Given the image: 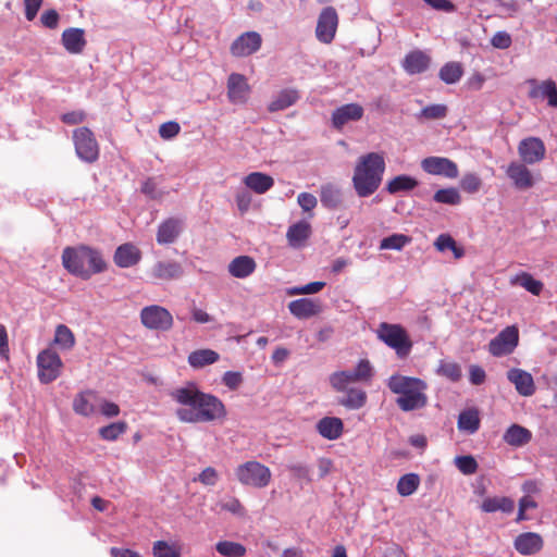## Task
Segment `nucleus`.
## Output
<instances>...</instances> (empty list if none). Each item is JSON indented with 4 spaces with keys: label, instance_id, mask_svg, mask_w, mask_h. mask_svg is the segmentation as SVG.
Masks as SVG:
<instances>
[{
    "label": "nucleus",
    "instance_id": "f257e3e1",
    "mask_svg": "<svg viewBox=\"0 0 557 557\" xmlns=\"http://www.w3.org/2000/svg\"><path fill=\"white\" fill-rule=\"evenodd\" d=\"M170 396L181 405L175 411L181 422L208 423L224 420L227 416L223 401L213 394L200 391L194 382L171 391Z\"/></svg>",
    "mask_w": 557,
    "mask_h": 557
},
{
    "label": "nucleus",
    "instance_id": "f03ea898",
    "mask_svg": "<svg viewBox=\"0 0 557 557\" xmlns=\"http://www.w3.org/2000/svg\"><path fill=\"white\" fill-rule=\"evenodd\" d=\"M62 265L69 273L84 281L107 270L101 251L87 245L65 247L62 251Z\"/></svg>",
    "mask_w": 557,
    "mask_h": 557
},
{
    "label": "nucleus",
    "instance_id": "7ed1b4c3",
    "mask_svg": "<svg viewBox=\"0 0 557 557\" xmlns=\"http://www.w3.org/2000/svg\"><path fill=\"white\" fill-rule=\"evenodd\" d=\"M386 386L393 394L398 395L396 405L403 411L418 410L428 404V385L419 377L393 374L387 379Z\"/></svg>",
    "mask_w": 557,
    "mask_h": 557
},
{
    "label": "nucleus",
    "instance_id": "20e7f679",
    "mask_svg": "<svg viewBox=\"0 0 557 557\" xmlns=\"http://www.w3.org/2000/svg\"><path fill=\"white\" fill-rule=\"evenodd\" d=\"M235 475L243 485L255 488L268 486L272 478L271 470L267 466L252 460L239 465Z\"/></svg>",
    "mask_w": 557,
    "mask_h": 557
},
{
    "label": "nucleus",
    "instance_id": "39448f33",
    "mask_svg": "<svg viewBox=\"0 0 557 557\" xmlns=\"http://www.w3.org/2000/svg\"><path fill=\"white\" fill-rule=\"evenodd\" d=\"M377 336L387 346L395 349L399 358L407 357L411 351L412 342L405 329L399 324L381 323Z\"/></svg>",
    "mask_w": 557,
    "mask_h": 557
},
{
    "label": "nucleus",
    "instance_id": "423d86ee",
    "mask_svg": "<svg viewBox=\"0 0 557 557\" xmlns=\"http://www.w3.org/2000/svg\"><path fill=\"white\" fill-rule=\"evenodd\" d=\"M73 143L77 157L87 162L94 163L99 158V145L94 133L85 126L73 131Z\"/></svg>",
    "mask_w": 557,
    "mask_h": 557
},
{
    "label": "nucleus",
    "instance_id": "0eeeda50",
    "mask_svg": "<svg viewBox=\"0 0 557 557\" xmlns=\"http://www.w3.org/2000/svg\"><path fill=\"white\" fill-rule=\"evenodd\" d=\"M38 379L42 384L55 381L63 367V362L57 351L47 348L37 356Z\"/></svg>",
    "mask_w": 557,
    "mask_h": 557
},
{
    "label": "nucleus",
    "instance_id": "6e6552de",
    "mask_svg": "<svg viewBox=\"0 0 557 557\" xmlns=\"http://www.w3.org/2000/svg\"><path fill=\"white\" fill-rule=\"evenodd\" d=\"M141 323L149 330L169 331L173 326V317L164 307L147 306L140 311Z\"/></svg>",
    "mask_w": 557,
    "mask_h": 557
},
{
    "label": "nucleus",
    "instance_id": "1a4fd4ad",
    "mask_svg": "<svg viewBox=\"0 0 557 557\" xmlns=\"http://www.w3.org/2000/svg\"><path fill=\"white\" fill-rule=\"evenodd\" d=\"M180 184H172L166 176H147L140 185V193L148 199L162 201L171 193H176Z\"/></svg>",
    "mask_w": 557,
    "mask_h": 557
},
{
    "label": "nucleus",
    "instance_id": "9d476101",
    "mask_svg": "<svg viewBox=\"0 0 557 557\" xmlns=\"http://www.w3.org/2000/svg\"><path fill=\"white\" fill-rule=\"evenodd\" d=\"M519 332L516 326H507L488 344V351L495 357L511 354L518 345Z\"/></svg>",
    "mask_w": 557,
    "mask_h": 557
},
{
    "label": "nucleus",
    "instance_id": "9b49d317",
    "mask_svg": "<svg viewBox=\"0 0 557 557\" xmlns=\"http://www.w3.org/2000/svg\"><path fill=\"white\" fill-rule=\"evenodd\" d=\"M338 26V15L333 7H326L319 15L315 36L319 41L330 44L335 37Z\"/></svg>",
    "mask_w": 557,
    "mask_h": 557
},
{
    "label": "nucleus",
    "instance_id": "f8f14e48",
    "mask_svg": "<svg viewBox=\"0 0 557 557\" xmlns=\"http://www.w3.org/2000/svg\"><path fill=\"white\" fill-rule=\"evenodd\" d=\"M185 227L182 218L171 216L162 221L157 230L156 240L159 245H171L175 243Z\"/></svg>",
    "mask_w": 557,
    "mask_h": 557
},
{
    "label": "nucleus",
    "instance_id": "ddd939ff",
    "mask_svg": "<svg viewBox=\"0 0 557 557\" xmlns=\"http://www.w3.org/2000/svg\"><path fill=\"white\" fill-rule=\"evenodd\" d=\"M262 44V38L257 32H246L237 37L231 45V53L243 58L257 52Z\"/></svg>",
    "mask_w": 557,
    "mask_h": 557
},
{
    "label": "nucleus",
    "instance_id": "4468645a",
    "mask_svg": "<svg viewBox=\"0 0 557 557\" xmlns=\"http://www.w3.org/2000/svg\"><path fill=\"white\" fill-rule=\"evenodd\" d=\"M250 94V86L243 74L232 73L227 78V97L232 103H246Z\"/></svg>",
    "mask_w": 557,
    "mask_h": 557
},
{
    "label": "nucleus",
    "instance_id": "2eb2a0df",
    "mask_svg": "<svg viewBox=\"0 0 557 557\" xmlns=\"http://www.w3.org/2000/svg\"><path fill=\"white\" fill-rule=\"evenodd\" d=\"M518 152L521 160L525 163H535L545 156V146L537 137H528L520 141Z\"/></svg>",
    "mask_w": 557,
    "mask_h": 557
},
{
    "label": "nucleus",
    "instance_id": "dca6fc26",
    "mask_svg": "<svg viewBox=\"0 0 557 557\" xmlns=\"http://www.w3.org/2000/svg\"><path fill=\"white\" fill-rule=\"evenodd\" d=\"M141 250L133 243H124L114 251L113 261L116 267L122 269L132 268L141 260Z\"/></svg>",
    "mask_w": 557,
    "mask_h": 557
},
{
    "label": "nucleus",
    "instance_id": "f3484780",
    "mask_svg": "<svg viewBox=\"0 0 557 557\" xmlns=\"http://www.w3.org/2000/svg\"><path fill=\"white\" fill-rule=\"evenodd\" d=\"M527 83L530 85V98L535 100L547 98L549 106L557 107V88L554 81L539 83L536 79H529Z\"/></svg>",
    "mask_w": 557,
    "mask_h": 557
},
{
    "label": "nucleus",
    "instance_id": "a211bd4d",
    "mask_svg": "<svg viewBox=\"0 0 557 557\" xmlns=\"http://www.w3.org/2000/svg\"><path fill=\"white\" fill-rule=\"evenodd\" d=\"M363 116V108L358 103L344 104L332 113L333 126L341 131L344 125L351 121H359Z\"/></svg>",
    "mask_w": 557,
    "mask_h": 557
},
{
    "label": "nucleus",
    "instance_id": "6ab92c4d",
    "mask_svg": "<svg viewBox=\"0 0 557 557\" xmlns=\"http://www.w3.org/2000/svg\"><path fill=\"white\" fill-rule=\"evenodd\" d=\"M61 42L69 53L81 54L87 45L85 30L77 27L66 28L61 35Z\"/></svg>",
    "mask_w": 557,
    "mask_h": 557
},
{
    "label": "nucleus",
    "instance_id": "aec40b11",
    "mask_svg": "<svg viewBox=\"0 0 557 557\" xmlns=\"http://www.w3.org/2000/svg\"><path fill=\"white\" fill-rule=\"evenodd\" d=\"M184 269L174 260H161L153 264L150 275L156 280L172 281L182 277Z\"/></svg>",
    "mask_w": 557,
    "mask_h": 557
},
{
    "label": "nucleus",
    "instance_id": "412c9836",
    "mask_svg": "<svg viewBox=\"0 0 557 557\" xmlns=\"http://www.w3.org/2000/svg\"><path fill=\"white\" fill-rule=\"evenodd\" d=\"M385 160L382 153L370 152L359 159L354 174H383Z\"/></svg>",
    "mask_w": 557,
    "mask_h": 557
},
{
    "label": "nucleus",
    "instance_id": "4be33fe9",
    "mask_svg": "<svg viewBox=\"0 0 557 557\" xmlns=\"http://www.w3.org/2000/svg\"><path fill=\"white\" fill-rule=\"evenodd\" d=\"M288 309L295 318L305 320L319 314L321 305L318 300L311 298H299L290 301Z\"/></svg>",
    "mask_w": 557,
    "mask_h": 557
},
{
    "label": "nucleus",
    "instance_id": "5701e85b",
    "mask_svg": "<svg viewBox=\"0 0 557 557\" xmlns=\"http://www.w3.org/2000/svg\"><path fill=\"white\" fill-rule=\"evenodd\" d=\"M507 379L512 383L517 392L522 396H531L535 392L534 381L532 375L521 369H510L507 372Z\"/></svg>",
    "mask_w": 557,
    "mask_h": 557
},
{
    "label": "nucleus",
    "instance_id": "b1692460",
    "mask_svg": "<svg viewBox=\"0 0 557 557\" xmlns=\"http://www.w3.org/2000/svg\"><path fill=\"white\" fill-rule=\"evenodd\" d=\"M431 63V58L421 50H413L406 54L403 61L404 70L410 74H420L425 72Z\"/></svg>",
    "mask_w": 557,
    "mask_h": 557
},
{
    "label": "nucleus",
    "instance_id": "393cba45",
    "mask_svg": "<svg viewBox=\"0 0 557 557\" xmlns=\"http://www.w3.org/2000/svg\"><path fill=\"white\" fill-rule=\"evenodd\" d=\"M513 546L522 555H533L542 549L543 540L537 533L525 532L515 539Z\"/></svg>",
    "mask_w": 557,
    "mask_h": 557
},
{
    "label": "nucleus",
    "instance_id": "a878e982",
    "mask_svg": "<svg viewBox=\"0 0 557 557\" xmlns=\"http://www.w3.org/2000/svg\"><path fill=\"white\" fill-rule=\"evenodd\" d=\"M315 429L322 437L335 441L342 436L344 423L339 418L324 417L317 422Z\"/></svg>",
    "mask_w": 557,
    "mask_h": 557
},
{
    "label": "nucleus",
    "instance_id": "bb28decb",
    "mask_svg": "<svg viewBox=\"0 0 557 557\" xmlns=\"http://www.w3.org/2000/svg\"><path fill=\"white\" fill-rule=\"evenodd\" d=\"M422 170L428 174H457L456 163L447 158L430 157L422 161Z\"/></svg>",
    "mask_w": 557,
    "mask_h": 557
},
{
    "label": "nucleus",
    "instance_id": "cd10ccee",
    "mask_svg": "<svg viewBox=\"0 0 557 557\" xmlns=\"http://www.w3.org/2000/svg\"><path fill=\"white\" fill-rule=\"evenodd\" d=\"M257 268L256 261L249 256H238L228 264V272L236 278H246L251 275Z\"/></svg>",
    "mask_w": 557,
    "mask_h": 557
},
{
    "label": "nucleus",
    "instance_id": "c85d7f7f",
    "mask_svg": "<svg viewBox=\"0 0 557 557\" xmlns=\"http://www.w3.org/2000/svg\"><path fill=\"white\" fill-rule=\"evenodd\" d=\"M532 440V433L524 426L511 424L504 433L503 441L509 446L521 447Z\"/></svg>",
    "mask_w": 557,
    "mask_h": 557
},
{
    "label": "nucleus",
    "instance_id": "c756f323",
    "mask_svg": "<svg viewBox=\"0 0 557 557\" xmlns=\"http://www.w3.org/2000/svg\"><path fill=\"white\" fill-rule=\"evenodd\" d=\"M320 201L329 210H337L343 205L342 190L333 184H324L320 190Z\"/></svg>",
    "mask_w": 557,
    "mask_h": 557
},
{
    "label": "nucleus",
    "instance_id": "7c9ffc66",
    "mask_svg": "<svg viewBox=\"0 0 557 557\" xmlns=\"http://www.w3.org/2000/svg\"><path fill=\"white\" fill-rule=\"evenodd\" d=\"M481 510L484 512L502 511L504 513H511L515 509V502L507 496L486 497L483 499Z\"/></svg>",
    "mask_w": 557,
    "mask_h": 557
},
{
    "label": "nucleus",
    "instance_id": "2f4dec72",
    "mask_svg": "<svg viewBox=\"0 0 557 557\" xmlns=\"http://www.w3.org/2000/svg\"><path fill=\"white\" fill-rule=\"evenodd\" d=\"M481 420L479 411L475 408L462 410L458 416L457 426L461 432L467 434H474L479 431Z\"/></svg>",
    "mask_w": 557,
    "mask_h": 557
},
{
    "label": "nucleus",
    "instance_id": "473e14b6",
    "mask_svg": "<svg viewBox=\"0 0 557 557\" xmlns=\"http://www.w3.org/2000/svg\"><path fill=\"white\" fill-rule=\"evenodd\" d=\"M97 396L91 391L79 393L73 400V409L77 414L88 417L96 412Z\"/></svg>",
    "mask_w": 557,
    "mask_h": 557
},
{
    "label": "nucleus",
    "instance_id": "72a5a7b5",
    "mask_svg": "<svg viewBox=\"0 0 557 557\" xmlns=\"http://www.w3.org/2000/svg\"><path fill=\"white\" fill-rule=\"evenodd\" d=\"M382 176H352L354 187L360 197L372 195L381 185Z\"/></svg>",
    "mask_w": 557,
    "mask_h": 557
},
{
    "label": "nucleus",
    "instance_id": "f704fd0d",
    "mask_svg": "<svg viewBox=\"0 0 557 557\" xmlns=\"http://www.w3.org/2000/svg\"><path fill=\"white\" fill-rule=\"evenodd\" d=\"M219 358L220 355L212 349H198L189 354L188 363L194 369H201L216 362Z\"/></svg>",
    "mask_w": 557,
    "mask_h": 557
},
{
    "label": "nucleus",
    "instance_id": "c9c22d12",
    "mask_svg": "<svg viewBox=\"0 0 557 557\" xmlns=\"http://www.w3.org/2000/svg\"><path fill=\"white\" fill-rule=\"evenodd\" d=\"M298 99H299L298 90L283 89L277 94L275 99H273L270 102L268 109L270 112L281 111V110H284V109L293 106L294 103H296Z\"/></svg>",
    "mask_w": 557,
    "mask_h": 557
},
{
    "label": "nucleus",
    "instance_id": "e433bc0d",
    "mask_svg": "<svg viewBox=\"0 0 557 557\" xmlns=\"http://www.w3.org/2000/svg\"><path fill=\"white\" fill-rule=\"evenodd\" d=\"M310 236V225L306 222H298L290 225L286 237L293 247H299Z\"/></svg>",
    "mask_w": 557,
    "mask_h": 557
},
{
    "label": "nucleus",
    "instance_id": "4c0bfd02",
    "mask_svg": "<svg viewBox=\"0 0 557 557\" xmlns=\"http://www.w3.org/2000/svg\"><path fill=\"white\" fill-rule=\"evenodd\" d=\"M367 403V394L360 388L346 389V396L339 400V404L348 409H359Z\"/></svg>",
    "mask_w": 557,
    "mask_h": 557
},
{
    "label": "nucleus",
    "instance_id": "58836bf2",
    "mask_svg": "<svg viewBox=\"0 0 557 557\" xmlns=\"http://www.w3.org/2000/svg\"><path fill=\"white\" fill-rule=\"evenodd\" d=\"M53 342L61 349L70 350L75 345V336L69 326L59 324L55 329Z\"/></svg>",
    "mask_w": 557,
    "mask_h": 557
},
{
    "label": "nucleus",
    "instance_id": "ea45409f",
    "mask_svg": "<svg viewBox=\"0 0 557 557\" xmlns=\"http://www.w3.org/2000/svg\"><path fill=\"white\" fill-rule=\"evenodd\" d=\"M420 485V478L417 473H407L399 478L397 492L400 496L412 495Z\"/></svg>",
    "mask_w": 557,
    "mask_h": 557
},
{
    "label": "nucleus",
    "instance_id": "a19ab883",
    "mask_svg": "<svg viewBox=\"0 0 557 557\" xmlns=\"http://www.w3.org/2000/svg\"><path fill=\"white\" fill-rule=\"evenodd\" d=\"M463 74L462 65L459 62H448L440 70V78L446 84L457 83Z\"/></svg>",
    "mask_w": 557,
    "mask_h": 557
},
{
    "label": "nucleus",
    "instance_id": "79ce46f5",
    "mask_svg": "<svg viewBox=\"0 0 557 557\" xmlns=\"http://www.w3.org/2000/svg\"><path fill=\"white\" fill-rule=\"evenodd\" d=\"M511 282L525 288L528 292L535 296L540 295L543 289V283L539 280H535L531 274L527 272H522L516 275Z\"/></svg>",
    "mask_w": 557,
    "mask_h": 557
},
{
    "label": "nucleus",
    "instance_id": "37998d69",
    "mask_svg": "<svg viewBox=\"0 0 557 557\" xmlns=\"http://www.w3.org/2000/svg\"><path fill=\"white\" fill-rule=\"evenodd\" d=\"M127 429L128 425L125 421L112 422L99 429V436L104 441L113 442L124 434Z\"/></svg>",
    "mask_w": 557,
    "mask_h": 557
},
{
    "label": "nucleus",
    "instance_id": "c03bdc74",
    "mask_svg": "<svg viewBox=\"0 0 557 557\" xmlns=\"http://www.w3.org/2000/svg\"><path fill=\"white\" fill-rule=\"evenodd\" d=\"M215 549L225 557H243L246 554V547L243 544L232 541L218 542Z\"/></svg>",
    "mask_w": 557,
    "mask_h": 557
},
{
    "label": "nucleus",
    "instance_id": "a18cd8bd",
    "mask_svg": "<svg viewBox=\"0 0 557 557\" xmlns=\"http://www.w3.org/2000/svg\"><path fill=\"white\" fill-rule=\"evenodd\" d=\"M418 185V181L412 176H394L387 184V190L391 194L411 190Z\"/></svg>",
    "mask_w": 557,
    "mask_h": 557
},
{
    "label": "nucleus",
    "instance_id": "49530a36",
    "mask_svg": "<svg viewBox=\"0 0 557 557\" xmlns=\"http://www.w3.org/2000/svg\"><path fill=\"white\" fill-rule=\"evenodd\" d=\"M244 182L248 188L257 194L265 193L274 184L273 176H245Z\"/></svg>",
    "mask_w": 557,
    "mask_h": 557
},
{
    "label": "nucleus",
    "instance_id": "de8ad7c7",
    "mask_svg": "<svg viewBox=\"0 0 557 557\" xmlns=\"http://www.w3.org/2000/svg\"><path fill=\"white\" fill-rule=\"evenodd\" d=\"M286 469L294 479L302 483L310 484L313 481L311 476V469L306 463L290 462L286 466Z\"/></svg>",
    "mask_w": 557,
    "mask_h": 557
},
{
    "label": "nucleus",
    "instance_id": "09e8293b",
    "mask_svg": "<svg viewBox=\"0 0 557 557\" xmlns=\"http://www.w3.org/2000/svg\"><path fill=\"white\" fill-rule=\"evenodd\" d=\"M433 200L438 203L457 206L461 202V196L457 188H443L438 189L434 196Z\"/></svg>",
    "mask_w": 557,
    "mask_h": 557
},
{
    "label": "nucleus",
    "instance_id": "8fccbe9b",
    "mask_svg": "<svg viewBox=\"0 0 557 557\" xmlns=\"http://www.w3.org/2000/svg\"><path fill=\"white\" fill-rule=\"evenodd\" d=\"M152 554L154 557H181V548L175 544L160 540L153 543Z\"/></svg>",
    "mask_w": 557,
    "mask_h": 557
},
{
    "label": "nucleus",
    "instance_id": "3c124183",
    "mask_svg": "<svg viewBox=\"0 0 557 557\" xmlns=\"http://www.w3.org/2000/svg\"><path fill=\"white\" fill-rule=\"evenodd\" d=\"M411 238L404 234H393L384 237L380 243V249L401 250Z\"/></svg>",
    "mask_w": 557,
    "mask_h": 557
},
{
    "label": "nucleus",
    "instance_id": "603ef678",
    "mask_svg": "<svg viewBox=\"0 0 557 557\" xmlns=\"http://www.w3.org/2000/svg\"><path fill=\"white\" fill-rule=\"evenodd\" d=\"M448 109L445 104H430L423 108L418 119L430 120H442L447 115Z\"/></svg>",
    "mask_w": 557,
    "mask_h": 557
},
{
    "label": "nucleus",
    "instance_id": "864d4df0",
    "mask_svg": "<svg viewBox=\"0 0 557 557\" xmlns=\"http://www.w3.org/2000/svg\"><path fill=\"white\" fill-rule=\"evenodd\" d=\"M354 382L350 370L334 372L330 376L332 387L338 392H345L347 389V385Z\"/></svg>",
    "mask_w": 557,
    "mask_h": 557
},
{
    "label": "nucleus",
    "instance_id": "5fc2aeb1",
    "mask_svg": "<svg viewBox=\"0 0 557 557\" xmlns=\"http://www.w3.org/2000/svg\"><path fill=\"white\" fill-rule=\"evenodd\" d=\"M455 465L458 470L466 475L474 474L479 468L475 458L471 455L457 456L455 458Z\"/></svg>",
    "mask_w": 557,
    "mask_h": 557
},
{
    "label": "nucleus",
    "instance_id": "6e6d98bb",
    "mask_svg": "<svg viewBox=\"0 0 557 557\" xmlns=\"http://www.w3.org/2000/svg\"><path fill=\"white\" fill-rule=\"evenodd\" d=\"M350 373L354 377L355 382L358 381H368L373 375V369L371 363L367 359H361L354 370H350Z\"/></svg>",
    "mask_w": 557,
    "mask_h": 557
},
{
    "label": "nucleus",
    "instance_id": "4d7b16f0",
    "mask_svg": "<svg viewBox=\"0 0 557 557\" xmlns=\"http://www.w3.org/2000/svg\"><path fill=\"white\" fill-rule=\"evenodd\" d=\"M438 373L453 382H458L462 376L461 367L456 362H442Z\"/></svg>",
    "mask_w": 557,
    "mask_h": 557
},
{
    "label": "nucleus",
    "instance_id": "13d9d810",
    "mask_svg": "<svg viewBox=\"0 0 557 557\" xmlns=\"http://www.w3.org/2000/svg\"><path fill=\"white\" fill-rule=\"evenodd\" d=\"M536 507H537V503L531 496L525 495V496L521 497L519 499V508H518L516 521L521 522V521L529 520L530 517L527 516V510L534 509Z\"/></svg>",
    "mask_w": 557,
    "mask_h": 557
},
{
    "label": "nucleus",
    "instance_id": "bf43d9fd",
    "mask_svg": "<svg viewBox=\"0 0 557 557\" xmlns=\"http://www.w3.org/2000/svg\"><path fill=\"white\" fill-rule=\"evenodd\" d=\"M195 481H199L206 486H214L219 481V473L212 467L205 468Z\"/></svg>",
    "mask_w": 557,
    "mask_h": 557
},
{
    "label": "nucleus",
    "instance_id": "052dcab7",
    "mask_svg": "<svg viewBox=\"0 0 557 557\" xmlns=\"http://www.w3.org/2000/svg\"><path fill=\"white\" fill-rule=\"evenodd\" d=\"M243 381V374L237 371H226L222 376V383L232 391L237 389Z\"/></svg>",
    "mask_w": 557,
    "mask_h": 557
},
{
    "label": "nucleus",
    "instance_id": "680f3d73",
    "mask_svg": "<svg viewBox=\"0 0 557 557\" xmlns=\"http://www.w3.org/2000/svg\"><path fill=\"white\" fill-rule=\"evenodd\" d=\"M181 126L177 122L170 121L160 125L159 135L163 139H171L178 135Z\"/></svg>",
    "mask_w": 557,
    "mask_h": 557
},
{
    "label": "nucleus",
    "instance_id": "e2e57ef3",
    "mask_svg": "<svg viewBox=\"0 0 557 557\" xmlns=\"http://www.w3.org/2000/svg\"><path fill=\"white\" fill-rule=\"evenodd\" d=\"M86 117H87V114L85 111L75 110V111H71V112H66V113L62 114L60 119L64 124L77 125V124L83 123L86 120Z\"/></svg>",
    "mask_w": 557,
    "mask_h": 557
},
{
    "label": "nucleus",
    "instance_id": "0e129e2a",
    "mask_svg": "<svg viewBox=\"0 0 557 557\" xmlns=\"http://www.w3.org/2000/svg\"><path fill=\"white\" fill-rule=\"evenodd\" d=\"M482 182L480 176H463L460 182L462 190L469 194H474L481 188Z\"/></svg>",
    "mask_w": 557,
    "mask_h": 557
},
{
    "label": "nucleus",
    "instance_id": "69168bd1",
    "mask_svg": "<svg viewBox=\"0 0 557 557\" xmlns=\"http://www.w3.org/2000/svg\"><path fill=\"white\" fill-rule=\"evenodd\" d=\"M511 42V36L507 32H497L491 39L492 46L497 49H507Z\"/></svg>",
    "mask_w": 557,
    "mask_h": 557
},
{
    "label": "nucleus",
    "instance_id": "338daca9",
    "mask_svg": "<svg viewBox=\"0 0 557 557\" xmlns=\"http://www.w3.org/2000/svg\"><path fill=\"white\" fill-rule=\"evenodd\" d=\"M59 20V13L54 9L45 11L40 16L41 24L50 29H54L58 27Z\"/></svg>",
    "mask_w": 557,
    "mask_h": 557
},
{
    "label": "nucleus",
    "instance_id": "774afa93",
    "mask_svg": "<svg viewBox=\"0 0 557 557\" xmlns=\"http://www.w3.org/2000/svg\"><path fill=\"white\" fill-rule=\"evenodd\" d=\"M297 202L304 211H311L315 208L318 200L310 193H300L297 197Z\"/></svg>",
    "mask_w": 557,
    "mask_h": 557
}]
</instances>
